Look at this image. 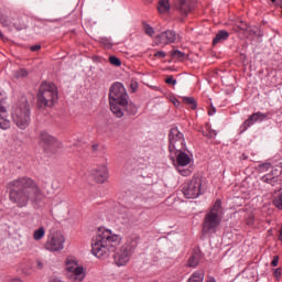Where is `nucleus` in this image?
<instances>
[{"instance_id": "51", "label": "nucleus", "mask_w": 282, "mask_h": 282, "mask_svg": "<svg viewBox=\"0 0 282 282\" xmlns=\"http://www.w3.org/2000/svg\"><path fill=\"white\" fill-rule=\"evenodd\" d=\"M0 39H3V33H1V31H0Z\"/></svg>"}, {"instance_id": "9", "label": "nucleus", "mask_w": 282, "mask_h": 282, "mask_svg": "<svg viewBox=\"0 0 282 282\" xmlns=\"http://www.w3.org/2000/svg\"><path fill=\"white\" fill-rule=\"evenodd\" d=\"M63 243H65V237L61 232H55L47 237L44 248L50 252H59L64 248Z\"/></svg>"}, {"instance_id": "22", "label": "nucleus", "mask_w": 282, "mask_h": 282, "mask_svg": "<svg viewBox=\"0 0 282 282\" xmlns=\"http://www.w3.org/2000/svg\"><path fill=\"white\" fill-rule=\"evenodd\" d=\"M158 10L160 14H166V12L171 10V3L169 2V0H160Z\"/></svg>"}, {"instance_id": "18", "label": "nucleus", "mask_w": 282, "mask_h": 282, "mask_svg": "<svg viewBox=\"0 0 282 282\" xmlns=\"http://www.w3.org/2000/svg\"><path fill=\"white\" fill-rule=\"evenodd\" d=\"M138 243H140V236L133 234L128 237L126 243L122 247L127 248V250L133 254V252H135V248H138Z\"/></svg>"}, {"instance_id": "36", "label": "nucleus", "mask_w": 282, "mask_h": 282, "mask_svg": "<svg viewBox=\"0 0 282 282\" xmlns=\"http://www.w3.org/2000/svg\"><path fill=\"white\" fill-rule=\"evenodd\" d=\"M273 177L274 176L272 174H267V175L262 176V182H264L265 184H270V182H272Z\"/></svg>"}, {"instance_id": "7", "label": "nucleus", "mask_w": 282, "mask_h": 282, "mask_svg": "<svg viewBox=\"0 0 282 282\" xmlns=\"http://www.w3.org/2000/svg\"><path fill=\"white\" fill-rule=\"evenodd\" d=\"M202 193H204V191H202L200 176H194L189 182L183 185V195L187 199H197Z\"/></svg>"}, {"instance_id": "38", "label": "nucleus", "mask_w": 282, "mask_h": 282, "mask_svg": "<svg viewBox=\"0 0 282 282\" xmlns=\"http://www.w3.org/2000/svg\"><path fill=\"white\" fill-rule=\"evenodd\" d=\"M245 34H248V36H254V34H257V32L254 31V29H252L250 25H248V31H245Z\"/></svg>"}, {"instance_id": "17", "label": "nucleus", "mask_w": 282, "mask_h": 282, "mask_svg": "<svg viewBox=\"0 0 282 282\" xmlns=\"http://www.w3.org/2000/svg\"><path fill=\"white\" fill-rule=\"evenodd\" d=\"M186 150H174L173 153L176 154L177 166H188L191 164V156L186 154Z\"/></svg>"}, {"instance_id": "32", "label": "nucleus", "mask_w": 282, "mask_h": 282, "mask_svg": "<svg viewBox=\"0 0 282 282\" xmlns=\"http://www.w3.org/2000/svg\"><path fill=\"white\" fill-rule=\"evenodd\" d=\"M236 28H238V30H241V32H248V23L241 21V22H238L236 24Z\"/></svg>"}, {"instance_id": "26", "label": "nucleus", "mask_w": 282, "mask_h": 282, "mask_svg": "<svg viewBox=\"0 0 282 282\" xmlns=\"http://www.w3.org/2000/svg\"><path fill=\"white\" fill-rule=\"evenodd\" d=\"M0 23L3 28H10V19L7 15L0 14Z\"/></svg>"}, {"instance_id": "49", "label": "nucleus", "mask_w": 282, "mask_h": 282, "mask_svg": "<svg viewBox=\"0 0 282 282\" xmlns=\"http://www.w3.org/2000/svg\"><path fill=\"white\" fill-rule=\"evenodd\" d=\"M206 282H217V280H215V278H209Z\"/></svg>"}, {"instance_id": "50", "label": "nucleus", "mask_w": 282, "mask_h": 282, "mask_svg": "<svg viewBox=\"0 0 282 282\" xmlns=\"http://www.w3.org/2000/svg\"><path fill=\"white\" fill-rule=\"evenodd\" d=\"M12 282H23L21 279H14Z\"/></svg>"}, {"instance_id": "21", "label": "nucleus", "mask_w": 282, "mask_h": 282, "mask_svg": "<svg viewBox=\"0 0 282 282\" xmlns=\"http://www.w3.org/2000/svg\"><path fill=\"white\" fill-rule=\"evenodd\" d=\"M40 144H42V147H50V144H54V137L50 135L47 132H41Z\"/></svg>"}, {"instance_id": "23", "label": "nucleus", "mask_w": 282, "mask_h": 282, "mask_svg": "<svg viewBox=\"0 0 282 282\" xmlns=\"http://www.w3.org/2000/svg\"><path fill=\"white\" fill-rule=\"evenodd\" d=\"M182 100L185 105H188L191 109H197V101L194 97H183Z\"/></svg>"}, {"instance_id": "19", "label": "nucleus", "mask_w": 282, "mask_h": 282, "mask_svg": "<svg viewBox=\"0 0 282 282\" xmlns=\"http://www.w3.org/2000/svg\"><path fill=\"white\" fill-rule=\"evenodd\" d=\"M199 261H202V250L195 249L188 259V267L197 268L199 265Z\"/></svg>"}, {"instance_id": "27", "label": "nucleus", "mask_w": 282, "mask_h": 282, "mask_svg": "<svg viewBox=\"0 0 282 282\" xmlns=\"http://www.w3.org/2000/svg\"><path fill=\"white\" fill-rule=\"evenodd\" d=\"M143 28H144V32L145 34H148V36H153V34H155V30L152 29V26H150L147 23H143Z\"/></svg>"}, {"instance_id": "47", "label": "nucleus", "mask_w": 282, "mask_h": 282, "mask_svg": "<svg viewBox=\"0 0 282 282\" xmlns=\"http://www.w3.org/2000/svg\"><path fill=\"white\" fill-rule=\"evenodd\" d=\"M173 104L175 105V107H180V100L174 99V100H173Z\"/></svg>"}, {"instance_id": "4", "label": "nucleus", "mask_w": 282, "mask_h": 282, "mask_svg": "<svg viewBox=\"0 0 282 282\" xmlns=\"http://www.w3.org/2000/svg\"><path fill=\"white\" fill-rule=\"evenodd\" d=\"M58 100V88L54 83L44 82L41 84L37 94V108L47 109V107H54Z\"/></svg>"}, {"instance_id": "53", "label": "nucleus", "mask_w": 282, "mask_h": 282, "mask_svg": "<svg viewBox=\"0 0 282 282\" xmlns=\"http://www.w3.org/2000/svg\"><path fill=\"white\" fill-rule=\"evenodd\" d=\"M272 1V3H276V0H271Z\"/></svg>"}, {"instance_id": "42", "label": "nucleus", "mask_w": 282, "mask_h": 282, "mask_svg": "<svg viewBox=\"0 0 282 282\" xmlns=\"http://www.w3.org/2000/svg\"><path fill=\"white\" fill-rule=\"evenodd\" d=\"M271 265L273 268H276V265H279V256H274L272 262H271Z\"/></svg>"}, {"instance_id": "3", "label": "nucleus", "mask_w": 282, "mask_h": 282, "mask_svg": "<svg viewBox=\"0 0 282 282\" xmlns=\"http://www.w3.org/2000/svg\"><path fill=\"white\" fill-rule=\"evenodd\" d=\"M122 238L110 229H99L91 240V253L97 259H107L117 246H120Z\"/></svg>"}, {"instance_id": "45", "label": "nucleus", "mask_w": 282, "mask_h": 282, "mask_svg": "<svg viewBox=\"0 0 282 282\" xmlns=\"http://www.w3.org/2000/svg\"><path fill=\"white\" fill-rule=\"evenodd\" d=\"M270 166H272L270 163L260 164V169H270Z\"/></svg>"}, {"instance_id": "52", "label": "nucleus", "mask_w": 282, "mask_h": 282, "mask_svg": "<svg viewBox=\"0 0 282 282\" xmlns=\"http://www.w3.org/2000/svg\"><path fill=\"white\" fill-rule=\"evenodd\" d=\"M276 166H282V162H279V163L276 164Z\"/></svg>"}, {"instance_id": "46", "label": "nucleus", "mask_w": 282, "mask_h": 282, "mask_svg": "<svg viewBox=\"0 0 282 282\" xmlns=\"http://www.w3.org/2000/svg\"><path fill=\"white\" fill-rule=\"evenodd\" d=\"M100 145L98 143L91 145L93 151H98Z\"/></svg>"}, {"instance_id": "8", "label": "nucleus", "mask_w": 282, "mask_h": 282, "mask_svg": "<svg viewBox=\"0 0 282 282\" xmlns=\"http://www.w3.org/2000/svg\"><path fill=\"white\" fill-rule=\"evenodd\" d=\"M170 140V153L173 151H186V141L184 139V133L180 132L177 128H172L169 134Z\"/></svg>"}, {"instance_id": "13", "label": "nucleus", "mask_w": 282, "mask_h": 282, "mask_svg": "<svg viewBox=\"0 0 282 282\" xmlns=\"http://www.w3.org/2000/svg\"><path fill=\"white\" fill-rule=\"evenodd\" d=\"M131 251L127 250V247H121L113 256L115 263L119 268L122 265H127L129 261H131Z\"/></svg>"}, {"instance_id": "48", "label": "nucleus", "mask_w": 282, "mask_h": 282, "mask_svg": "<svg viewBox=\"0 0 282 282\" xmlns=\"http://www.w3.org/2000/svg\"><path fill=\"white\" fill-rule=\"evenodd\" d=\"M215 108H213L212 110L208 111L209 116H213L215 113Z\"/></svg>"}, {"instance_id": "29", "label": "nucleus", "mask_w": 282, "mask_h": 282, "mask_svg": "<svg viewBox=\"0 0 282 282\" xmlns=\"http://www.w3.org/2000/svg\"><path fill=\"white\" fill-rule=\"evenodd\" d=\"M14 76L15 78H25V76H28V70H25L24 68H20L14 73Z\"/></svg>"}, {"instance_id": "39", "label": "nucleus", "mask_w": 282, "mask_h": 282, "mask_svg": "<svg viewBox=\"0 0 282 282\" xmlns=\"http://www.w3.org/2000/svg\"><path fill=\"white\" fill-rule=\"evenodd\" d=\"M155 58H166V53L164 51H159L154 54Z\"/></svg>"}, {"instance_id": "1", "label": "nucleus", "mask_w": 282, "mask_h": 282, "mask_svg": "<svg viewBox=\"0 0 282 282\" xmlns=\"http://www.w3.org/2000/svg\"><path fill=\"white\" fill-rule=\"evenodd\" d=\"M9 198L18 208H25L30 202L36 204L43 202L45 194L41 187L30 177H21L8 184Z\"/></svg>"}, {"instance_id": "2", "label": "nucleus", "mask_w": 282, "mask_h": 282, "mask_svg": "<svg viewBox=\"0 0 282 282\" xmlns=\"http://www.w3.org/2000/svg\"><path fill=\"white\" fill-rule=\"evenodd\" d=\"M109 105L110 110L116 118H123V116H135L138 113V106L129 102V94L122 83H115L109 89Z\"/></svg>"}, {"instance_id": "33", "label": "nucleus", "mask_w": 282, "mask_h": 282, "mask_svg": "<svg viewBox=\"0 0 282 282\" xmlns=\"http://www.w3.org/2000/svg\"><path fill=\"white\" fill-rule=\"evenodd\" d=\"M273 204L276 208H279L280 210H282V194L279 195L274 200Z\"/></svg>"}, {"instance_id": "35", "label": "nucleus", "mask_w": 282, "mask_h": 282, "mask_svg": "<svg viewBox=\"0 0 282 282\" xmlns=\"http://www.w3.org/2000/svg\"><path fill=\"white\" fill-rule=\"evenodd\" d=\"M166 85H177V79L173 78V75L167 76L165 79Z\"/></svg>"}, {"instance_id": "34", "label": "nucleus", "mask_w": 282, "mask_h": 282, "mask_svg": "<svg viewBox=\"0 0 282 282\" xmlns=\"http://www.w3.org/2000/svg\"><path fill=\"white\" fill-rule=\"evenodd\" d=\"M203 135H205L206 138L213 139L217 137V131L215 130H209L208 132L203 131Z\"/></svg>"}, {"instance_id": "10", "label": "nucleus", "mask_w": 282, "mask_h": 282, "mask_svg": "<svg viewBox=\"0 0 282 282\" xmlns=\"http://www.w3.org/2000/svg\"><path fill=\"white\" fill-rule=\"evenodd\" d=\"M180 35L173 30L162 32L155 37L156 45H171V43H177Z\"/></svg>"}, {"instance_id": "40", "label": "nucleus", "mask_w": 282, "mask_h": 282, "mask_svg": "<svg viewBox=\"0 0 282 282\" xmlns=\"http://www.w3.org/2000/svg\"><path fill=\"white\" fill-rule=\"evenodd\" d=\"M269 184H271V186H276V184H281V181H279L278 176H273Z\"/></svg>"}, {"instance_id": "11", "label": "nucleus", "mask_w": 282, "mask_h": 282, "mask_svg": "<svg viewBox=\"0 0 282 282\" xmlns=\"http://www.w3.org/2000/svg\"><path fill=\"white\" fill-rule=\"evenodd\" d=\"M87 276V269L78 262V260H72V282H83Z\"/></svg>"}, {"instance_id": "15", "label": "nucleus", "mask_w": 282, "mask_h": 282, "mask_svg": "<svg viewBox=\"0 0 282 282\" xmlns=\"http://www.w3.org/2000/svg\"><path fill=\"white\" fill-rule=\"evenodd\" d=\"M7 96L0 93V129H10V121L8 120V110L4 108L3 102Z\"/></svg>"}, {"instance_id": "14", "label": "nucleus", "mask_w": 282, "mask_h": 282, "mask_svg": "<svg viewBox=\"0 0 282 282\" xmlns=\"http://www.w3.org/2000/svg\"><path fill=\"white\" fill-rule=\"evenodd\" d=\"M268 118V113L261 111L252 113L240 127L241 132L248 131L249 127H252L254 122H263Z\"/></svg>"}, {"instance_id": "37", "label": "nucleus", "mask_w": 282, "mask_h": 282, "mask_svg": "<svg viewBox=\"0 0 282 282\" xmlns=\"http://www.w3.org/2000/svg\"><path fill=\"white\" fill-rule=\"evenodd\" d=\"M13 25H14V28H15V30H25V28H26V24H25V22H21V23H13Z\"/></svg>"}, {"instance_id": "12", "label": "nucleus", "mask_w": 282, "mask_h": 282, "mask_svg": "<svg viewBox=\"0 0 282 282\" xmlns=\"http://www.w3.org/2000/svg\"><path fill=\"white\" fill-rule=\"evenodd\" d=\"M90 177L97 184H105V182H107V178L109 177V170H107L106 165L97 166L90 170Z\"/></svg>"}, {"instance_id": "41", "label": "nucleus", "mask_w": 282, "mask_h": 282, "mask_svg": "<svg viewBox=\"0 0 282 282\" xmlns=\"http://www.w3.org/2000/svg\"><path fill=\"white\" fill-rule=\"evenodd\" d=\"M130 89H132V93L138 91V82H132L130 84Z\"/></svg>"}, {"instance_id": "20", "label": "nucleus", "mask_w": 282, "mask_h": 282, "mask_svg": "<svg viewBox=\"0 0 282 282\" xmlns=\"http://www.w3.org/2000/svg\"><path fill=\"white\" fill-rule=\"evenodd\" d=\"M230 33L226 30L218 31L216 36L213 40V45H218V43H223V41H228Z\"/></svg>"}, {"instance_id": "44", "label": "nucleus", "mask_w": 282, "mask_h": 282, "mask_svg": "<svg viewBox=\"0 0 282 282\" xmlns=\"http://www.w3.org/2000/svg\"><path fill=\"white\" fill-rule=\"evenodd\" d=\"M274 276H275L276 279H280V276H281V269H275V270H274Z\"/></svg>"}, {"instance_id": "24", "label": "nucleus", "mask_w": 282, "mask_h": 282, "mask_svg": "<svg viewBox=\"0 0 282 282\" xmlns=\"http://www.w3.org/2000/svg\"><path fill=\"white\" fill-rule=\"evenodd\" d=\"M43 237H45V228L40 227L37 230H35L33 232V239L35 241H41V239H43Z\"/></svg>"}, {"instance_id": "43", "label": "nucleus", "mask_w": 282, "mask_h": 282, "mask_svg": "<svg viewBox=\"0 0 282 282\" xmlns=\"http://www.w3.org/2000/svg\"><path fill=\"white\" fill-rule=\"evenodd\" d=\"M39 50H41L40 44H35V45L31 46V52H39Z\"/></svg>"}, {"instance_id": "31", "label": "nucleus", "mask_w": 282, "mask_h": 282, "mask_svg": "<svg viewBox=\"0 0 282 282\" xmlns=\"http://www.w3.org/2000/svg\"><path fill=\"white\" fill-rule=\"evenodd\" d=\"M178 173L183 175V177H189V175H193V170L191 169H178Z\"/></svg>"}, {"instance_id": "25", "label": "nucleus", "mask_w": 282, "mask_h": 282, "mask_svg": "<svg viewBox=\"0 0 282 282\" xmlns=\"http://www.w3.org/2000/svg\"><path fill=\"white\" fill-rule=\"evenodd\" d=\"M172 58H176L177 61H184L186 58V53H182L178 50H174L171 52Z\"/></svg>"}, {"instance_id": "6", "label": "nucleus", "mask_w": 282, "mask_h": 282, "mask_svg": "<svg viewBox=\"0 0 282 282\" xmlns=\"http://www.w3.org/2000/svg\"><path fill=\"white\" fill-rule=\"evenodd\" d=\"M31 111L30 104H28V99L23 98L18 105H15L11 112V118L14 124L19 129H28L31 122Z\"/></svg>"}, {"instance_id": "30", "label": "nucleus", "mask_w": 282, "mask_h": 282, "mask_svg": "<svg viewBox=\"0 0 282 282\" xmlns=\"http://www.w3.org/2000/svg\"><path fill=\"white\" fill-rule=\"evenodd\" d=\"M65 270L68 274H72V257H67L65 260Z\"/></svg>"}, {"instance_id": "28", "label": "nucleus", "mask_w": 282, "mask_h": 282, "mask_svg": "<svg viewBox=\"0 0 282 282\" xmlns=\"http://www.w3.org/2000/svg\"><path fill=\"white\" fill-rule=\"evenodd\" d=\"M109 63L111 65H115V67H120V65H122V62H120V58H118L116 56H110L109 57Z\"/></svg>"}, {"instance_id": "5", "label": "nucleus", "mask_w": 282, "mask_h": 282, "mask_svg": "<svg viewBox=\"0 0 282 282\" xmlns=\"http://www.w3.org/2000/svg\"><path fill=\"white\" fill-rule=\"evenodd\" d=\"M224 219L221 199H217L203 220V232H215Z\"/></svg>"}, {"instance_id": "16", "label": "nucleus", "mask_w": 282, "mask_h": 282, "mask_svg": "<svg viewBox=\"0 0 282 282\" xmlns=\"http://www.w3.org/2000/svg\"><path fill=\"white\" fill-rule=\"evenodd\" d=\"M175 8L183 17H188L189 12L195 8V1L177 0Z\"/></svg>"}]
</instances>
